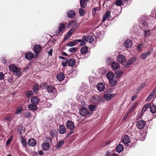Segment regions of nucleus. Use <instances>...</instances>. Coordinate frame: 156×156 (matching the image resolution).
I'll list each match as a JSON object with an SVG mask.
<instances>
[{
	"label": "nucleus",
	"mask_w": 156,
	"mask_h": 156,
	"mask_svg": "<svg viewBox=\"0 0 156 156\" xmlns=\"http://www.w3.org/2000/svg\"><path fill=\"white\" fill-rule=\"evenodd\" d=\"M112 68H119V64L117 62H113L112 64Z\"/></svg>",
	"instance_id": "obj_39"
},
{
	"label": "nucleus",
	"mask_w": 156,
	"mask_h": 156,
	"mask_svg": "<svg viewBox=\"0 0 156 156\" xmlns=\"http://www.w3.org/2000/svg\"><path fill=\"white\" fill-rule=\"evenodd\" d=\"M75 29L74 28H71L68 32V33L70 34L71 35L73 33Z\"/></svg>",
	"instance_id": "obj_60"
},
{
	"label": "nucleus",
	"mask_w": 156,
	"mask_h": 156,
	"mask_svg": "<svg viewBox=\"0 0 156 156\" xmlns=\"http://www.w3.org/2000/svg\"><path fill=\"white\" fill-rule=\"evenodd\" d=\"M88 108L90 111L92 112L96 109V106L93 105H89Z\"/></svg>",
	"instance_id": "obj_43"
},
{
	"label": "nucleus",
	"mask_w": 156,
	"mask_h": 156,
	"mask_svg": "<svg viewBox=\"0 0 156 156\" xmlns=\"http://www.w3.org/2000/svg\"><path fill=\"white\" fill-rule=\"evenodd\" d=\"M86 37L85 36H83V37L82 39H80L79 40H80V42H80V45L81 46H83L84 45L86 41Z\"/></svg>",
	"instance_id": "obj_35"
},
{
	"label": "nucleus",
	"mask_w": 156,
	"mask_h": 156,
	"mask_svg": "<svg viewBox=\"0 0 156 156\" xmlns=\"http://www.w3.org/2000/svg\"><path fill=\"white\" fill-rule=\"evenodd\" d=\"M150 53L151 51H150L143 53L140 55V58L143 59H145Z\"/></svg>",
	"instance_id": "obj_27"
},
{
	"label": "nucleus",
	"mask_w": 156,
	"mask_h": 156,
	"mask_svg": "<svg viewBox=\"0 0 156 156\" xmlns=\"http://www.w3.org/2000/svg\"><path fill=\"white\" fill-rule=\"evenodd\" d=\"M80 3L81 7L84 8L87 6V3L85 0H80Z\"/></svg>",
	"instance_id": "obj_38"
},
{
	"label": "nucleus",
	"mask_w": 156,
	"mask_h": 156,
	"mask_svg": "<svg viewBox=\"0 0 156 156\" xmlns=\"http://www.w3.org/2000/svg\"><path fill=\"white\" fill-rule=\"evenodd\" d=\"M150 112L152 113H156V107L154 105H152L150 108Z\"/></svg>",
	"instance_id": "obj_40"
},
{
	"label": "nucleus",
	"mask_w": 156,
	"mask_h": 156,
	"mask_svg": "<svg viewBox=\"0 0 156 156\" xmlns=\"http://www.w3.org/2000/svg\"><path fill=\"white\" fill-rule=\"evenodd\" d=\"M156 91V90H154L150 94L146 99L147 101H149L154 97V94Z\"/></svg>",
	"instance_id": "obj_28"
},
{
	"label": "nucleus",
	"mask_w": 156,
	"mask_h": 156,
	"mask_svg": "<svg viewBox=\"0 0 156 156\" xmlns=\"http://www.w3.org/2000/svg\"><path fill=\"white\" fill-rule=\"evenodd\" d=\"M51 140L50 138L45 137V140L42 145V147L44 150L47 151L50 145L51 144Z\"/></svg>",
	"instance_id": "obj_1"
},
{
	"label": "nucleus",
	"mask_w": 156,
	"mask_h": 156,
	"mask_svg": "<svg viewBox=\"0 0 156 156\" xmlns=\"http://www.w3.org/2000/svg\"><path fill=\"white\" fill-rule=\"evenodd\" d=\"M86 41L90 43H92L94 41V39L93 35H88L86 39Z\"/></svg>",
	"instance_id": "obj_24"
},
{
	"label": "nucleus",
	"mask_w": 156,
	"mask_h": 156,
	"mask_svg": "<svg viewBox=\"0 0 156 156\" xmlns=\"http://www.w3.org/2000/svg\"><path fill=\"white\" fill-rule=\"evenodd\" d=\"M68 16L70 18H73L75 16V13L74 10H72L69 11L67 13Z\"/></svg>",
	"instance_id": "obj_32"
},
{
	"label": "nucleus",
	"mask_w": 156,
	"mask_h": 156,
	"mask_svg": "<svg viewBox=\"0 0 156 156\" xmlns=\"http://www.w3.org/2000/svg\"><path fill=\"white\" fill-rule=\"evenodd\" d=\"M4 75L2 72H0V80H2L4 78Z\"/></svg>",
	"instance_id": "obj_58"
},
{
	"label": "nucleus",
	"mask_w": 156,
	"mask_h": 156,
	"mask_svg": "<svg viewBox=\"0 0 156 156\" xmlns=\"http://www.w3.org/2000/svg\"><path fill=\"white\" fill-rule=\"evenodd\" d=\"M124 45L127 48L131 47L132 45V42L129 40H127L124 42Z\"/></svg>",
	"instance_id": "obj_21"
},
{
	"label": "nucleus",
	"mask_w": 156,
	"mask_h": 156,
	"mask_svg": "<svg viewBox=\"0 0 156 156\" xmlns=\"http://www.w3.org/2000/svg\"><path fill=\"white\" fill-rule=\"evenodd\" d=\"M77 25L76 22L75 21H73L70 22L68 24V27L69 28L72 27V28H74L75 30Z\"/></svg>",
	"instance_id": "obj_8"
},
{
	"label": "nucleus",
	"mask_w": 156,
	"mask_h": 156,
	"mask_svg": "<svg viewBox=\"0 0 156 156\" xmlns=\"http://www.w3.org/2000/svg\"><path fill=\"white\" fill-rule=\"evenodd\" d=\"M115 96L114 94H108L104 95L103 96V98L107 101L111 100Z\"/></svg>",
	"instance_id": "obj_17"
},
{
	"label": "nucleus",
	"mask_w": 156,
	"mask_h": 156,
	"mask_svg": "<svg viewBox=\"0 0 156 156\" xmlns=\"http://www.w3.org/2000/svg\"><path fill=\"white\" fill-rule=\"evenodd\" d=\"M41 50V47L39 45H36L34 47V50L36 54H38Z\"/></svg>",
	"instance_id": "obj_16"
},
{
	"label": "nucleus",
	"mask_w": 156,
	"mask_h": 156,
	"mask_svg": "<svg viewBox=\"0 0 156 156\" xmlns=\"http://www.w3.org/2000/svg\"><path fill=\"white\" fill-rule=\"evenodd\" d=\"M115 4L118 6H121L122 4V0H118L115 2Z\"/></svg>",
	"instance_id": "obj_47"
},
{
	"label": "nucleus",
	"mask_w": 156,
	"mask_h": 156,
	"mask_svg": "<svg viewBox=\"0 0 156 156\" xmlns=\"http://www.w3.org/2000/svg\"><path fill=\"white\" fill-rule=\"evenodd\" d=\"M75 64L76 61L73 58H70L68 61V65L70 66L76 67V66H75V65H76Z\"/></svg>",
	"instance_id": "obj_15"
},
{
	"label": "nucleus",
	"mask_w": 156,
	"mask_h": 156,
	"mask_svg": "<svg viewBox=\"0 0 156 156\" xmlns=\"http://www.w3.org/2000/svg\"><path fill=\"white\" fill-rule=\"evenodd\" d=\"M34 57V55L30 52L26 53L25 55V57L28 60H31Z\"/></svg>",
	"instance_id": "obj_19"
},
{
	"label": "nucleus",
	"mask_w": 156,
	"mask_h": 156,
	"mask_svg": "<svg viewBox=\"0 0 156 156\" xmlns=\"http://www.w3.org/2000/svg\"><path fill=\"white\" fill-rule=\"evenodd\" d=\"M123 149V146L122 145L120 144H118L116 147V151L119 153L121 152Z\"/></svg>",
	"instance_id": "obj_23"
},
{
	"label": "nucleus",
	"mask_w": 156,
	"mask_h": 156,
	"mask_svg": "<svg viewBox=\"0 0 156 156\" xmlns=\"http://www.w3.org/2000/svg\"><path fill=\"white\" fill-rule=\"evenodd\" d=\"M9 68H18L16 66H15L14 64H12L9 66Z\"/></svg>",
	"instance_id": "obj_55"
},
{
	"label": "nucleus",
	"mask_w": 156,
	"mask_h": 156,
	"mask_svg": "<svg viewBox=\"0 0 156 156\" xmlns=\"http://www.w3.org/2000/svg\"><path fill=\"white\" fill-rule=\"evenodd\" d=\"M100 8L98 7L95 8L93 9L92 10V14L94 15L96 13V11L98 10H99Z\"/></svg>",
	"instance_id": "obj_51"
},
{
	"label": "nucleus",
	"mask_w": 156,
	"mask_h": 156,
	"mask_svg": "<svg viewBox=\"0 0 156 156\" xmlns=\"http://www.w3.org/2000/svg\"><path fill=\"white\" fill-rule=\"evenodd\" d=\"M122 143L126 145L129 143L130 142L129 137L127 135H125L122 137Z\"/></svg>",
	"instance_id": "obj_4"
},
{
	"label": "nucleus",
	"mask_w": 156,
	"mask_h": 156,
	"mask_svg": "<svg viewBox=\"0 0 156 156\" xmlns=\"http://www.w3.org/2000/svg\"><path fill=\"white\" fill-rule=\"evenodd\" d=\"M136 60V58H132L131 59H129L128 61L126 63V65L125 66L126 68L129 65H132L133 63H134Z\"/></svg>",
	"instance_id": "obj_22"
},
{
	"label": "nucleus",
	"mask_w": 156,
	"mask_h": 156,
	"mask_svg": "<svg viewBox=\"0 0 156 156\" xmlns=\"http://www.w3.org/2000/svg\"><path fill=\"white\" fill-rule=\"evenodd\" d=\"M110 12L109 11H108L104 16L103 18L102 22H105L106 19L109 20H110Z\"/></svg>",
	"instance_id": "obj_14"
},
{
	"label": "nucleus",
	"mask_w": 156,
	"mask_h": 156,
	"mask_svg": "<svg viewBox=\"0 0 156 156\" xmlns=\"http://www.w3.org/2000/svg\"><path fill=\"white\" fill-rule=\"evenodd\" d=\"M22 108H19L17 109L16 110L15 112L16 114H19L20 112L22 111Z\"/></svg>",
	"instance_id": "obj_52"
},
{
	"label": "nucleus",
	"mask_w": 156,
	"mask_h": 156,
	"mask_svg": "<svg viewBox=\"0 0 156 156\" xmlns=\"http://www.w3.org/2000/svg\"><path fill=\"white\" fill-rule=\"evenodd\" d=\"M21 143L22 144L23 146L26 147L27 145V143L25 139L23 137H21Z\"/></svg>",
	"instance_id": "obj_42"
},
{
	"label": "nucleus",
	"mask_w": 156,
	"mask_h": 156,
	"mask_svg": "<svg viewBox=\"0 0 156 156\" xmlns=\"http://www.w3.org/2000/svg\"><path fill=\"white\" fill-rule=\"evenodd\" d=\"M29 109L32 111L36 110L37 109V106L36 105L30 104L28 106Z\"/></svg>",
	"instance_id": "obj_29"
},
{
	"label": "nucleus",
	"mask_w": 156,
	"mask_h": 156,
	"mask_svg": "<svg viewBox=\"0 0 156 156\" xmlns=\"http://www.w3.org/2000/svg\"><path fill=\"white\" fill-rule=\"evenodd\" d=\"M119 62L122 63L126 61L125 57L122 55H119L117 58Z\"/></svg>",
	"instance_id": "obj_20"
},
{
	"label": "nucleus",
	"mask_w": 156,
	"mask_h": 156,
	"mask_svg": "<svg viewBox=\"0 0 156 156\" xmlns=\"http://www.w3.org/2000/svg\"><path fill=\"white\" fill-rule=\"evenodd\" d=\"M59 133L61 134H63L66 132V129L64 126L60 125L58 129Z\"/></svg>",
	"instance_id": "obj_7"
},
{
	"label": "nucleus",
	"mask_w": 156,
	"mask_h": 156,
	"mask_svg": "<svg viewBox=\"0 0 156 156\" xmlns=\"http://www.w3.org/2000/svg\"><path fill=\"white\" fill-rule=\"evenodd\" d=\"M12 137H10L6 141V144L7 145H8L12 140Z\"/></svg>",
	"instance_id": "obj_54"
},
{
	"label": "nucleus",
	"mask_w": 156,
	"mask_h": 156,
	"mask_svg": "<svg viewBox=\"0 0 156 156\" xmlns=\"http://www.w3.org/2000/svg\"><path fill=\"white\" fill-rule=\"evenodd\" d=\"M57 133V131L54 129L51 130L49 133V134L52 138L56 137Z\"/></svg>",
	"instance_id": "obj_13"
},
{
	"label": "nucleus",
	"mask_w": 156,
	"mask_h": 156,
	"mask_svg": "<svg viewBox=\"0 0 156 156\" xmlns=\"http://www.w3.org/2000/svg\"><path fill=\"white\" fill-rule=\"evenodd\" d=\"M139 21L140 22V23H141L142 24V25H143V27L146 28V27H147V23L145 22V23H144L143 21H141L140 20V18L139 19Z\"/></svg>",
	"instance_id": "obj_49"
},
{
	"label": "nucleus",
	"mask_w": 156,
	"mask_h": 156,
	"mask_svg": "<svg viewBox=\"0 0 156 156\" xmlns=\"http://www.w3.org/2000/svg\"><path fill=\"white\" fill-rule=\"evenodd\" d=\"M66 126L67 129H72L74 127V123L71 121H68L66 123Z\"/></svg>",
	"instance_id": "obj_9"
},
{
	"label": "nucleus",
	"mask_w": 156,
	"mask_h": 156,
	"mask_svg": "<svg viewBox=\"0 0 156 156\" xmlns=\"http://www.w3.org/2000/svg\"><path fill=\"white\" fill-rule=\"evenodd\" d=\"M64 140L62 139L58 141L56 144V148L58 149H60L61 147L64 144Z\"/></svg>",
	"instance_id": "obj_25"
},
{
	"label": "nucleus",
	"mask_w": 156,
	"mask_h": 156,
	"mask_svg": "<svg viewBox=\"0 0 156 156\" xmlns=\"http://www.w3.org/2000/svg\"><path fill=\"white\" fill-rule=\"evenodd\" d=\"M65 27L64 24L62 23H60L59 26V31L61 32H63L65 29Z\"/></svg>",
	"instance_id": "obj_34"
},
{
	"label": "nucleus",
	"mask_w": 156,
	"mask_h": 156,
	"mask_svg": "<svg viewBox=\"0 0 156 156\" xmlns=\"http://www.w3.org/2000/svg\"><path fill=\"white\" fill-rule=\"evenodd\" d=\"M109 82L112 86H113L116 85L117 83V82L116 80L114 78L109 81Z\"/></svg>",
	"instance_id": "obj_37"
},
{
	"label": "nucleus",
	"mask_w": 156,
	"mask_h": 156,
	"mask_svg": "<svg viewBox=\"0 0 156 156\" xmlns=\"http://www.w3.org/2000/svg\"><path fill=\"white\" fill-rule=\"evenodd\" d=\"M52 51L53 49H51L48 52V54L49 55L51 56L52 55Z\"/></svg>",
	"instance_id": "obj_62"
},
{
	"label": "nucleus",
	"mask_w": 156,
	"mask_h": 156,
	"mask_svg": "<svg viewBox=\"0 0 156 156\" xmlns=\"http://www.w3.org/2000/svg\"><path fill=\"white\" fill-rule=\"evenodd\" d=\"M71 35L70 34L68 33L66 35L64 39L67 40V39L69 38Z\"/></svg>",
	"instance_id": "obj_56"
},
{
	"label": "nucleus",
	"mask_w": 156,
	"mask_h": 156,
	"mask_svg": "<svg viewBox=\"0 0 156 156\" xmlns=\"http://www.w3.org/2000/svg\"><path fill=\"white\" fill-rule=\"evenodd\" d=\"M47 89L48 92L52 94L55 97L57 95V92L55 88L51 85L48 86Z\"/></svg>",
	"instance_id": "obj_3"
},
{
	"label": "nucleus",
	"mask_w": 156,
	"mask_h": 156,
	"mask_svg": "<svg viewBox=\"0 0 156 156\" xmlns=\"http://www.w3.org/2000/svg\"><path fill=\"white\" fill-rule=\"evenodd\" d=\"M80 40H75L72 42H70L67 44V46L69 47H72L76 45L78 43V42H80Z\"/></svg>",
	"instance_id": "obj_30"
},
{
	"label": "nucleus",
	"mask_w": 156,
	"mask_h": 156,
	"mask_svg": "<svg viewBox=\"0 0 156 156\" xmlns=\"http://www.w3.org/2000/svg\"><path fill=\"white\" fill-rule=\"evenodd\" d=\"M115 74L116 76V78H120L123 75V72L121 70H118L119 69H115Z\"/></svg>",
	"instance_id": "obj_11"
},
{
	"label": "nucleus",
	"mask_w": 156,
	"mask_h": 156,
	"mask_svg": "<svg viewBox=\"0 0 156 156\" xmlns=\"http://www.w3.org/2000/svg\"><path fill=\"white\" fill-rule=\"evenodd\" d=\"M85 13V11L83 9L80 8L79 9V13L80 16H83L84 15Z\"/></svg>",
	"instance_id": "obj_45"
},
{
	"label": "nucleus",
	"mask_w": 156,
	"mask_h": 156,
	"mask_svg": "<svg viewBox=\"0 0 156 156\" xmlns=\"http://www.w3.org/2000/svg\"><path fill=\"white\" fill-rule=\"evenodd\" d=\"M11 117L10 116L6 117L4 118L5 120H7L8 121H9L11 120Z\"/></svg>",
	"instance_id": "obj_59"
},
{
	"label": "nucleus",
	"mask_w": 156,
	"mask_h": 156,
	"mask_svg": "<svg viewBox=\"0 0 156 156\" xmlns=\"http://www.w3.org/2000/svg\"><path fill=\"white\" fill-rule=\"evenodd\" d=\"M31 102L34 105H37L40 101L39 99L36 96H34L32 97L30 100Z\"/></svg>",
	"instance_id": "obj_10"
},
{
	"label": "nucleus",
	"mask_w": 156,
	"mask_h": 156,
	"mask_svg": "<svg viewBox=\"0 0 156 156\" xmlns=\"http://www.w3.org/2000/svg\"><path fill=\"white\" fill-rule=\"evenodd\" d=\"M96 87L99 91L102 92L105 90V86L104 84L101 83L97 84Z\"/></svg>",
	"instance_id": "obj_5"
},
{
	"label": "nucleus",
	"mask_w": 156,
	"mask_h": 156,
	"mask_svg": "<svg viewBox=\"0 0 156 156\" xmlns=\"http://www.w3.org/2000/svg\"><path fill=\"white\" fill-rule=\"evenodd\" d=\"M150 105L149 104H147L144 106V107L145 108H146V109L147 110V109L150 106Z\"/></svg>",
	"instance_id": "obj_63"
},
{
	"label": "nucleus",
	"mask_w": 156,
	"mask_h": 156,
	"mask_svg": "<svg viewBox=\"0 0 156 156\" xmlns=\"http://www.w3.org/2000/svg\"><path fill=\"white\" fill-rule=\"evenodd\" d=\"M144 47V44L143 43L139 44L137 45V50L138 51H140Z\"/></svg>",
	"instance_id": "obj_41"
},
{
	"label": "nucleus",
	"mask_w": 156,
	"mask_h": 156,
	"mask_svg": "<svg viewBox=\"0 0 156 156\" xmlns=\"http://www.w3.org/2000/svg\"><path fill=\"white\" fill-rule=\"evenodd\" d=\"M88 48L87 47H83L81 49V52L82 54H85L88 51Z\"/></svg>",
	"instance_id": "obj_36"
},
{
	"label": "nucleus",
	"mask_w": 156,
	"mask_h": 156,
	"mask_svg": "<svg viewBox=\"0 0 156 156\" xmlns=\"http://www.w3.org/2000/svg\"><path fill=\"white\" fill-rule=\"evenodd\" d=\"M22 116L26 118H29L30 117L31 114L29 112H26L21 113Z\"/></svg>",
	"instance_id": "obj_33"
},
{
	"label": "nucleus",
	"mask_w": 156,
	"mask_h": 156,
	"mask_svg": "<svg viewBox=\"0 0 156 156\" xmlns=\"http://www.w3.org/2000/svg\"><path fill=\"white\" fill-rule=\"evenodd\" d=\"M68 61L67 59H66L64 61H62V64L63 67H65L68 64Z\"/></svg>",
	"instance_id": "obj_48"
},
{
	"label": "nucleus",
	"mask_w": 156,
	"mask_h": 156,
	"mask_svg": "<svg viewBox=\"0 0 156 156\" xmlns=\"http://www.w3.org/2000/svg\"><path fill=\"white\" fill-rule=\"evenodd\" d=\"M146 123L143 120H140L137 122L136 125L138 129H142L145 126Z\"/></svg>",
	"instance_id": "obj_6"
},
{
	"label": "nucleus",
	"mask_w": 156,
	"mask_h": 156,
	"mask_svg": "<svg viewBox=\"0 0 156 156\" xmlns=\"http://www.w3.org/2000/svg\"><path fill=\"white\" fill-rule=\"evenodd\" d=\"M39 89V86L38 85L36 84L33 87V90L34 92L35 93H37L38 90Z\"/></svg>",
	"instance_id": "obj_46"
},
{
	"label": "nucleus",
	"mask_w": 156,
	"mask_h": 156,
	"mask_svg": "<svg viewBox=\"0 0 156 156\" xmlns=\"http://www.w3.org/2000/svg\"><path fill=\"white\" fill-rule=\"evenodd\" d=\"M146 110V108H145L144 107H143L141 111L140 114H143Z\"/></svg>",
	"instance_id": "obj_64"
},
{
	"label": "nucleus",
	"mask_w": 156,
	"mask_h": 156,
	"mask_svg": "<svg viewBox=\"0 0 156 156\" xmlns=\"http://www.w3.org/2000/svg\"><path fill=\"white\" fill-rule=\"evenodd\" d=\"M144 34L145 36L149 35L150 33V31L149 30H144Z\"/></svg>",
	"instance_id": "obj_53"
},
{
	"label": "nucleus",
	"mask_w": 156,
	"mask_h": 156,
	"mask_svg": "<svg viewBox=\"0 0 156 156\" xmlns=\"http://www.w3.org/2000/svg\"><path fill=\"white\" fill-rule=\"evenodd\" d=\"M20 69H9V70L12 71L13 73L17 76H21V72Z\"/></svg>",
	"instance_id": "obj_12"
},
{
	"label": "nucleus",
	"mask_w": 156,
	"mask_h": 156,
	"mask_svg": "<svg viewBox=\"0 0 156 156\" xmlns=\"http://www.w3.org/2000/svg\"><path fill=\"white\" fill-rule=\"evenodd\" d=\"M77 50V48H75V47H73V48H70L69 49V51L70 52H74L76 51Z\"/></svg>",
	"instance_id": "obj_50"
},
{
	"label": "nucleus",
	"mask_w": 156,
	"mask_h": 156,
	"mask_svg": "<svg viewBox=\"0 0 156 156\" xmlns=\"http://www.w3.org/2000/svg\"><path fill=\"white\" fill-rule=\"evenodd\" d=\"M135 107H136L135 105H133L131 107H130L129 110V112L132 111L133 109L135 108Z\"/></svg>",
	"instance_id": "obj_61"
},
{
	"label": "nucleus",
	"mask_w": 156,
	"mask_h": 156,
	"mask_svg": "<svg viewBox=\"0 0 156 156\" xmlns=\"http://www.w3.org/2000/svg\"><path fill=\"white\" fill-rule=\"evenodd\" d=\"M145 83H142L138 88L139 89H141L143 87H144L145 86Z\"/></svg>",
	"instance_id": "obj_57"
},
{
	"label": "nucleus",
	"mask_w": 156,
	"mask_h": 156,
	"mask_svg": "<svg viewBox=\"0 0 156 156\" xmlns=\"http://www.w3.org/2000/svg\"><path fill=\"white\" fill-rule=\"evenodd\" d=\"M28 143L29 146L33 147L36 145V142L34 138H31L29 140Z\"/></svg>",
	"instance_id": "obj_18"
},
{
	"label": "nucleus",
	"mask_w": 156,
	"mask_h": 156,
	"mask_svg": "<svg viewBox=\"0 0 156 156\" xmlns=\"http://www.w3.org/2000/svg\"><path fill=\"white\" fill-rule=\"evenodd\" d=\"M65 77L64 75L62 73H60L58 74L57 78L59 81H62Z\"/></svg>",
	"instance_id": "obj_31"
},
{
	"label": "nucleus",
	"mask_w": 156,
	"mask_h": 156,
	"mask_svg": "<svg viewBox=\"0 0 156 156\" xmlns=\"http://www.w3.org/2000/svg\"><path fill=\"white\" fill-rule=\"evenodd\" d=\"M79 113L82 116L88 117L91 115L89 111L84 108H82L79 109Z\"/></svg>",
	"instance_id": "obj_2"
},
{
	"label": "nucleus",
	"mask_w": 156,
	"mask_h": 156,
	"mask_svg": "<svg viewBox=\"0 0 156 156\" xmlns=\"http://www.w3.org/2000/svg\"><path fill=\"white\" fill-rule=\"evenodd\" d=\"M106 77L109 81L114 78V74L112 72H109L107 74Z\"/></svg>",
	"instance_id": "obj_26"
},
{
	"label": "nucleus",
	"mask_w": 156,
	"mask_h": 156,
	"mask_svg": "<svg viewBox=\"0 0 156 156\" xmlns=\"http://www.w3.org/2000/svg\"><path fill=\"white\" fill-rule=\"evenodd\" d=\"M33 95V93L32 91L30 90H28L26 93V95L27 97L28 98L30 97Z\"/></svg>",
	"instance_id": "obj_44"
}]
</instances>
